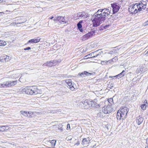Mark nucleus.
Here are the masks:
<instances>
[{"instance_id":"nucleus-1","label":"nucleus","mask_w":148,"mask_h":148,"mask_svg":"<svg viewBox=\"0 0 148 148\" xmlns=\"http://www.w3.org/2000/svg\"><path fill=\"white\" fill-rule=\"evenodd\" d=\"M111 12L108 9H99L92 16L93 26L96 27L102 23L106 20V16L110 15Z\"/></svg>"},{"instance_id":"nucleus-2","label":"nucleus","mask_w":148,"mask_h":148,"mask_svg":"<svg viewBox=\"0 0 148 148\" xmlns=\"http://www.w3.org/2000/svg\"><path fill=\"white\" fill-rule=\"evenodd\" d=\"M128 111L127 107L123 106L117 112L116 118L118 120H124Z\"/></svg>"},{"instance_id":"nucleus-3","label":"nucleus","mask_w":148,"mask_h":148,"mask_svg":"<svg viewBox=\"0 0 148 148\" xmlns=\"http://www.w3.org/2000/svg\"><path fill=\"white\" fill-rule=\"evenodd\" d=\"M54 22H56L59 25L64 24L66 23V21L64 17L62 16H58L55 17L53 19Z\"/></svg>"},{"instance_id":"nucleus-4","label":"nucleus","mask_w":148,"mask_h":148,"mask_svg":"<svg viewBox=\"0 0 148 148\" xmlns=\"http://www.w3.org/2000/svg\"><path fill=\"white\" fill-rule=\"evenodd\" d=\"M113 110V108L111 105L109 104L106 106H104L102 108V111L105 114L110 113Z\"/></svg>"},{"instance_id":"nucleus-5","label":"nucleus","mask_w":148,"mask_h":148,"mask_svg":"<svg viewBox=\"0 0 148 148\" xmlns=\"http://www.w3.org/2000/svg\"><path fill=\"white\" fill-rule=\"evenodd\" d=\"M88 16V14L84 12H79L77 14V15H75V18L78 19L79 18H85Z\"/></svg>"},{"instance_id":"nucleus-6","label":"nucleus","mask_w":148,"mask_h":148,"mask_svg":"<svg viewBox=\"0 0 148 148\" xmlns=\"http://www.w3.org/2000/svg\"><path fill=\"white\" fill-rule=\"evenodd\" d=\"M111 5V7L112 8L113 12L112 14H114L118 12L120 7V6L119 4L117 3L112 4Z\"/></svg>"},{"instance_id":"nucleus-7","label":"nucleus","mask_w":148,"mask_h":148,"mask_svg":"<svg viewBox=\"0 0 148 148\" xmlns=\"http://www.w3.org/2000/svg\"><path fill=\"white\" fill-rule=\"evenodd\" d=\"M58 63V61L56 60H53L49 62H47L46 63L43 64L42 66H56Z\"/></svg>"},{"instance_id":"nucleus-8","label":"nucleus","mask_w":148,"mask_h":148,"mask_svg":"<svg viewBox=\"0 0 148 148\" xmlns=\"http://www.w3.org/2000/svg\"><path fill=\"white\" fill-rule=\"evenodd\" d=\"M66 83L68 84L67 87L69 88L70 90L73 91L74 90L75 88L74 87V84H73L71 82V80L70 79L66 80Z\"/></svg>"},{"instance_id":"nucleus-9","label":"nucleus","mask_w":148,"mask_h":148,"mask_svg":"<svg viewBox=\"0 0 148 148\" xmlns=\"http://www.w3.org/2000/svg\"><path fill=\"white\" fill-rule=\"evenodd\" d=\"M30 88L31 90V92L33 94H37L40 93V90L38 89L36 86H30Z\"/></svg>"},{"instance_id":"nucleus-10","label":"nucleus","mask_w":148,"mask_h":148,"mask_svg":"<svg viewBox=\"0 0 148 148\" xmlns=\"http://www.w3.org/2000/svg\"><path fill=\"white\" fill-rule=\"evenodd\" d=\"M138 6L137 3H136L134 5L133 4L130 6L129 9L130 10V9H135L134 10V13L136 14L138 12Z\"/></svg>"},{"instance_id":"nucleus-11","label":"nucleus","mask_w":148,"mask_h":148,"mask_svg":"<svg viewBox=\"0 0 148 148\" xmlns=\"http://www.w3.org/2000/svg\"><path fill=\"white\" fill-rule=\"evenodd\" d=\"M30 86H27L22 89V91L25 92L26 94L28 95H32V93L31 92L30 88Z\"/></svg>"},{"instance_id":"nucleus-12","label":"nucleus","mask_w":148,"mask_h":148,"mask_svg":"<svg viewBox=\"0 0 148 148\" xmlns=\"http://www.w3.org/2000/svg\"><path fill=\"white\" fill-rule=\"evenodd\" d=\"M90 140H89V138H84L83 139L82 144L83 145H86L90 143Z\"/></svg>"},{"instance_id":"nucleus-13","label":"nucleus","mask_w":148,"mask_h":148,"mask_svg":"<svg viewBox=\"0 0 148 148\" xmlns=\"http://www.w3.org/2000/svg\"><path fill=\"white\" fill-rule=\"evenodd\" d=\"M79 75L82 77H85L87 76L91 75H92V73H90L86 71H84L83 72L79 73Z\"/></svg>"},{"instance_id":"nucleus-14","label":"nucleus","mask_w":148,"mask_h":148,"mask_svg":"<svg viewBox=\"0 0 148 148\" xmlns=\"http://www.w3.org/2000/svg\"><path fill=\"white\" fill-rule=\"evenodd\" d=\"M99 51V50H97V51H95L93 52H92L90 54H89L87 55L89 57L88 58H95L97 57L100 54H96V55H95V54H96V53L98 52V51Z\"/></svg>"},{"instance_id":"nucleus-15","label":"nucleus","mask_w":148,"mask_h":148,"mask_svg":"<svg viewBox=\"0 0 148 148\" xmlns=\"http://www.w3.org/2000/svg\"><path fill=\"white\" fill-rule=\"evenodd\" d=\"M92 36L91 34V33L89 32H88V33L86 34L85 35H84L82 37V40L84 41L89 38L90 37H92Z\"/></svg>"},{"instance_id":"nucleus-16","label":"nucleus","mask_w":148,"mask_h":148,"mask_svg":"<svg viewBox=\"0 0 148 148\" xmlns=\"http://www.w3.org/2000/svg\"><path fill=\"white\" fill-rule=\"evenodd\" d=\"M143 118L140 116L138 117L136 119L137 123L138 125L140 124L143 122Z\"/></svg>"},{"instance_id":"nucleus-17","label":"nucleus","mask_w":148,"mask_h":148,"mask_svg":"<svg viewBox=\"0 0 148 148\" xmlns=\"http://www.w3.org/2000/svg\"><path fill=\"white\" fill-rule=\"evenodd\" d=\"M138 4L139 10L138 11L139 12L141 10V6L144 5V6H146L147 3L146 2L144 1H142L141 3Z\"/></svg>"},{"instance_id":"nucleus-18","label":"nucleus","mask_w":148,"mask_h":148,"mask_svg":"<svg viewBox=\"0 0 148 148\" xmlns=\"http://www.w3.org/2000/svg\"><path fill=\"white\" fill-rule=\"evenodd\" d=\"M126 72L125 71L123 70L121 73L116 76H114L113 77H116L118 79L123 77L125 74Z\"/></svg>"},{"instance_id":"nucleus-19","label":"nucleus","mask_w":148,"mask_h":148,"mask_svg":"<svg viewBox=\"0 0 148 148\" xmlns=\"http://www.w3.org/2000/svg\"><path fill=\"white\" fill-rule=\"evenodd\" d=\"M96 100L95 99L92 102L91 101V104L92 106L93 107H95L97 108H99L100 107L99 104H98L96 102Z\"/></svg>"},{"instance_id":"nucleus-20","label":"nucleus","mask_w":148,"mask_h":148,"mask_svg":"<svg viewBox=\"0 0 148 148\" xmlns=\"http://www.w3.org/2000/svg\"><path fill=\"white\" fill-rule=\"evenodd\" d=\"M1 129L0 131H4L9 129L7 125L1 126Z\"/></svg>"},{"instance_id":"nucleus-21","label":"nucleus","mask_w":148,"mask_h":148,"mask_svg":"<svg viewBox=\"0 0 148 148\" xmlns=\"http://www.w3.org/2000/svg\"><path fill=\"white\" fill-rule=\"evenodd\" d=\"M83 104L84 105V106L85 108H87L89 107V104L88 103V102L87 101H85L84 103H83Z\"/></svg>"},{"instance_id":"nucleus-22","label":"nucleus","mask_w":148,"mask_h":148,"mask_svg":"<svg viewBox=\"0 0 148 148\" xmlns=\"http://www.w3.org/2000/svg\"><path fill=\"white\" fill-rule=\"evenodd\" d=\"M20 113L25 116H28V112L27 111H20Z\"/></svg>"},{"instance_id":"nucleus-23","label":"nucleus","mask_w":148,"mask_h":148,"mask_svg":"<svg viewBox=\"0 0 148 148\" xmlns=\"http://www.w3.org/2000/svg\"><path fill=\"white\" fill-rule=\"evenodd\" d=\"M17 81H11L10 87L13 86L16 84H17Z\"/></svg>"},{"instance_id":"nucleus-24","label":"nucleus","mask_w":148,"mask_h":148,"mask_svg":"<svg viewBox=\"0 0 148 148\" xmlns=\"http://www.w3.org/2000/svg\"><path fill=\"white\" fill-rule=\"evenodd\" d=\"M49 142L50 143L52 146H54L56 143V140H49Z\"/></svg>"},{"instance_id":"nucleus-25","label":"nucleus","mask_w":148,"mask_h":148,"mask_svg":"<svg viewBox=\"0 0 148 148\" xmlns=\"http://www.w3.org/2000/svg\"><path fill=\"white\" fill-rule=\"evenodd\" d=\"M11 59V57L7 56H6L4 58V60L5 62H8Z\"/></svg>"},{"instance_id":"nucleus-26","label":"nucleus","mask_w":148,"mask_h":148,"mask_svg":"<svg viewBox=\"0 0 148 148\" xmlns=\"http://www.w3.org/2000/svg\"><path fill=\"white\" fill-rule=\"evenodd\" d=\"M11 81H8L5 82L6 85V88L8 87H10V84Z\"/></svg>"},{"instance_id":"nucleus-27","label":"nucleus","mask_w":148,"mask_h":148,"mask_svg":"<svg viewBox=\"0 0 148 148\" xmlns=\"http://www.w3.org/2000/svg\"><path fill=\"white\" fill-rule=\"evenodd\" d=\"M146 103L143 104L141 105V108L143 110H145L146 109Z\"/></svg>"},{"instance_id":"nucleus-28","label":"nucleus","mask_w":148,"mask_h":148,"mask_svg":"<svg viewBox=\"0 0 148 148\" xmlns=\"http://www.w3.org/2000/svg\"><path fill=\"white\" fill-rule=\"evenodd\" d=\"M34 39V43H37L40 41V38H38L36 39Z\"/></svg>"},{"instance_id":"nucleus-29","label":"nucleus","mask_w":148,"mask_h":148,"mask_svg":"<svg viewBox=\"0 0 148 148\" xmlns=\"http://www.w3.org/2000/svg\"><path fill=\"white\" fill-rule=\"evenodd\" d=\"M5 82H4L2 84H1V88H6V86Z\"/></svg>"},{"instance_id":"nucleus-30","label":"nucleus","mask_w":148,"mask_h":148,"mask_svg":"<svg viewBox=\"0 0 148 148\" xmlns=\"http://www.w3.org/2000/svg\"><path fill=\"white\" fill-rule=\"evenodd\" d=\"M77 28L78 29L82 28V24L79 23H78L77 24Z\"/></svg>"},{"instance_id":"nucleus-31","label":"nucleus","mask_w":148,"mask_h":148,"mask_svg":"<svg viewBox=\"0 0 148 148\" xmlns=\"http://www.w3.org/2000/svg\"><path fill=\"white\" fill-rule=\"evenodd\" d=\"M106 61H101V64H102V65H105L106 64H107V62H106Z\"/></svg>"},{"instance_id":"nucleus-32","label":"nucleus","mask_w":148,"mask_h":148,"mask_svg":"<svg viewBox=\"0 0 148 148\" xmlns=\"http://www.w3.org/2000/svg\"><path fill=\"white\" fill-rule=\"evenodd\" d=\"M96 31L93 30L90 32L91 33V34L92 36L95 35V33Z\"/></svg>"},{"instance_id":"nucleus-33","label":"nucleus","mask_w":148,"mask_h":148,"mask_svg":"<svg viewBox=\"0 0 148 148\" xmlns=\"http://www.w3.org/2000/svg\"><path fill=\"white\" fill-rule=\"evenodd\" d=\"M143 26H145L148 25V21H146L143 24Z\"/></svg>"},{"instance_id":"nucleus-34","label":"nucleus","mask_w":148,"mask_h":148,"mask_svg":"<svg viewBox=\"0 0 148 148\" xmlns=\"http://www.w3.org/2000/svg\"><path fill=\"white\" fill-rule=\"evenodd\" d=\"M114 59V58H113L112 59V60H110L108 61H107L106 62H107V63L108 62L109 63H112V62H113V60Z\"/></svg>"},{"instance_id":"nucleus-35","label":"nucleus","mask_w":148,"mask_h":148,"mask_svg":"<svg viewBox=\"0 0 148 148\" xmlns=\"http://www.w3.org/2000/svg\"><path fill=\"white\" fill-rule=\"evenodd\" d=\"M114 59V58H113L112 59V60H110L108 61H107L106 62H107V63L108 62L109 63H112V62H113V60Z\"/></svg>"},{"instance_id":"nucleus-36","label":"nucleus","mask_w":148,"mask_h":148,"mask_svg":"<svg viewBox=\"0 0 148 148\" xmlns=\"http://www.w3.org/2000/svg\"><path fill=\"white\" fill-rule=\"evenodd\" d=\"M28 42H30V43L31 42L32 43H34V39H32L30 40H29L28 41Z\"/></svg>"},{"instance_id":"nucleus-37","label":"nucleus","mask_w":148,"mask_h":148,"mask_svg":"<svg viewBox=\"0 0 148 148\" xmlns=\"http://www.w3.org/2000/svg\"><path fill=\"white\" fill-rule=\"evenodd\" d=\"M31 49V48L29 47H27V48H25L24 49V50H29Z\"/></svg>"},{"instance_id":"nucleus-38","label":"nucleus","mask_w":148,"mask_h":148,"mask_svg":"<svg viewBox=\"0 0 148 148\" xmlns=\"http://www.w3.org/2000/svg\"><path fill=\"white\" fill-rule=\"evenodd\" d=\"M146 8V6H144V5H142V6H141V10L142 9H143V10H144Z\"/></svg>"},{"instance_id":"nucleus-39","label":"nucleus","mask_w":148,"mask_h":148,"mask_svg":"<svg viewBox=\"0 0 148 148\" xmlns=\"http://www.w3.org/2000/svg\"><path fill=\"white\" fill-rule=\"evenodd\" d=\"M110 24H108V25H106L105 26H104V28L105 29H107V28H108V27L109 26H110Z\"/></svg>"},{"instance_id":"nucleus-40","label":"nucleus","mask_w":148,"mask_h":148,"mask_svg":"<svg viewBox=\"0 0 148 148\" xmlns=\"http://www.w3.org/2000/svg\"><path fill=\"white\" fill-rule=\"evenodd\" d=\"M2 46H4L6 45V43L4 41H3V42H2Z\"/></svg>"},{"instance_id":"nucleus-41","label":"nucleus","mask_w":148,"mask_h":148,"mask_svg":"<svg viewBox=\"0 0 148 148\" xmlns=\"http://www.w3.org/2000/svg\"><path fill=\"white\" fill-rule=\"evenodd\" d=\"M79 29V30L80 31V32H83L84 31V30L83 29H82V28Z\"/></svg>"},{"instance_id":"nucleus-42","label":"nucleus","mask_w":148,"mask_h":148,"mask_svg":"<svg viewBox=\"0 0 148 148\" xmlns=\"http://www.w3.org/2000/svg\"><path fill=\"white\" fill-rule=\"evenodd\" d=\"M101 112H100L98 114H97V116H101Z\"/></svg>"},{"instance_id":"nucleus-43","label":"nucleus","mask_w":148,"mask_h":148,"mask_svg":"<svg viewBox=\"0 0 148 148\" xmlns=\"http://www.w3.org/2000/svg\"><path fill=\"white\" fill-rule=\"evenodd\" d=\"M3 42V40H0V46H2V42Z\"/></svg>"},{"instance_id":"nucleus-44","label":"nucleus","mask_w":148,"mask_h":148,"mask_svg":"<svg viewBox=\"0 0 148 148\" xmlns=\"http://www.w3.org/2000/svg\"><path fill=\"white\" fill-rule=\"evenodd\" d=\"M83 20H81L78 23L80 24H81L83 23Z\"/></svg>"},{"instance_id":"nucleus-45","label":"nucleus","mask_w":148,"mask_h":148,"mask_svg":"<svg viewBox=\"0 0 148 148\" xmlns=\"http://www.w3.org/2000/svg\"><path fill=\"white\" fill-rule=\"evenodd\" d=\"M67 128H69V129L70 128V124H68L67 125Z\"/></svg>"},{"instance_id":"nucleus-46","label":"nucleus","mask_w":148,"mask_h":148,"mask_svg":"<svg viewBox=\"0 0 148 148\" xmlns=\"http://www.w3.org/2000/svg\"><path fill=\"white\" fill-rule=\"evenodd\" d=\"M110 101H113V99L112 98H110L108 99V101L110 103Z\"/></svg>"},{"instance_id":"nucleus-47","label":"nucleus","mask_w":148,"mask_h":148,"mask_svg":"<svg viewBox=\"0 0 148 148\" xmlns=\"http://www.w3.org/2000/svg\"><path fill=\"white\" fill-rule=\"evenodd\" d=\"M28 112V114H33V113L32 112H31V111H29V112Z\"/></svg>"},{"instance_id":"nucleus-48","label":"nucleus","mask_w":148,"mask_h":148,"mask_svg":"<svg viewBox=\"0 0 148 148\" xmlns=\"http://www.w3.org/2000/svg\"><path fill=\"white\" fill-rule=\"evenodd\" d=\"M79 144V141H77V142L75 144V145H78Z\"/></svg>"},{"instance_id":"nucleus-49","label":"nucleus","mask_w":148,"mask_h":148,"mask_svg":"<svg viewBox=\"0 0 148 148\" xmlns=\"http://www.w3.org/2000/svg\"><path fill=\"white\" fill-rule=\"evenodd\" d=\"M135 9H130L131 10V11L132 12L133 11L134 12V10Z\"/></svg>"},{"instance_id":"nucleus-50","label":"nucleus","mask_w":148,"mask_h":148,"mask_svg":"<svg viewBox=\"0 0 148 148\" xmlns=\"http://www.w3.org/2000/svg\"><path fill=\"white\" fill-rule=\"evenodd\" d=\"M56 112V111H51V112H51L52 113H55Z\"/></svg>"},{"instance_id":"nucleus-51","label":"nucleus","mask_w":148,"mask_h":148,"mask_svg":"<svg viewBox=\"0 0 148 148\" xmlns=\"http://www.w3.org/2000/svg\"><path fill=\"white\" fill-rule=\"evenodd\" d=\"M146 143L148 144V138H147L146 139Z\"/></svg>"},{"instance_id":"nucleus-52","label":"nucleus","mask_w":148,"mask_h":148,"mask_svg":"<svg viewBox=\"0 0 148 148\" xmlns=\"http://www.w3.org/2000/svg\"><path fill=\"white\" fill-rule=\"evenodd\" d=\"M15 24H20L21 23H14Z\"/></svg>"},{"instance_id":"nucleus-53","label":"nucleus","mask_w":148,"mask_h":148,"mask_svg":"<svg viewBox=\"0 0 148 148\" xmlns=\"http://www.w3.org/2000/svg\"><path fill=\"white\" fill-rule=\"evenodd\" d=\"M54 18V17L53 16H52L50 18H49L51 19H52Z\"/></svg>"},{"instance_id":"nucleus-54","label":"nucleus","mask_w":148,"mask_h":148,"mask_svg":"<svg viewBox=\"0 0 148 148\" xmlns=\"http://www.w3.org/2000/svg\"><path fill=\"white\" fill-rule=\"evenodd\" d=\"M99 53H100V52H99V53H97H97H96V54H94V55H96V54H100L99 55H100V54H99Z\"/></svg>"},{"instance_id":"nucleus-55","label":"nucleus","mask_w":148,"mask_h":148,"mask_svg":"<svg viewBox=\"0 0 148 148\" xmlns=\"http://www.w3.org/2000/svg\"><path fill=\"white\" fill-rule=\"evenodd\" d=\"M113 84H111L110 85V86H111V87H112L113 86Z\"/></svg>"},{"instance_id":"nucleus-56","label":"nucleus","mask_w":148,"mask_h":148,"mask_svg":"<svg viewBox=\"0 0 148 148\" xmlns=\"http://www.w3.org/2000/svg\"><path fill=\"white\" fill-rule=\"evenodd\" d=\"M145 101V103H147V101L146 100Z\"/></svg>"},{"instance_id":"nucleus-57","label":"nucleus","mask_w":148,"mask_h":148,"mask_svg":"<svg viewBox=\"0 0 148 148\" xmlns=\"http://www.w3.org/2000/svg\"><path fill=\"white\" fill-rule=\"evenodd\" d=\"M145 148H148V146H147L145 147Z\"/></svg>"},{"instance_id":"nucleus-58","label":"nucleus","mask_w":148,"mask_h":148,"mask_svg":"<svg viewBox=\"0 0 148 148\" xmlns=\"http://www.w3.org/2000/svg\"><path fill=\"white\" fill-rule=\"evenodd\" d=\"M2 12H0V16L1 15Z\"/></svg>"},{"instance_id":"nucleus-59","label":"nucleus","mask_w":148,"mask_h":148,"mask_svg":"<svg viewBox=\"0 0 148 148\" xmlns=\"http://www.w3.org/2000/svg\"><path fill=\"white\" fill-rule=\"evenodd\" d=\"M112 76H110L109 77L110 78H112Z\"/></svg>"},{"instance_id":"nucleus-60","label":"nucleus","mask_w":148,"mask_h":148,"mask_svg":"<svg viewBox=\"0 0 148 148\" xmlns=\"http://www.w3.org/2000/svg\"><path fill=\"white\" fill-rule=\"evenodd\" d=\"M0 88H1V84H0Z\"/></svg>"},{"instance_id":"nucleus-61","label":"nucleus","mask_w":148,"mask_h":148,"mask_svg":"<svg viewBox=\"0 0 148 148\" xmlns=\"http://www.w3.org/2000/svg\"><path fill=\"white\" fill-rule=\"evenodd\" d=\"M60 130H62V127L60 128Z\"/></svg>"},{"instance_id":"nucleus-62","label":"nucleus","mask_w":148,"mask_h":148,"mask_svg":"<svg viewBox=\"0 0 148 148\" xmlns=\"http://www.w3.org/2000/svg\"><path fill=\"white\" fill-rule=\"evenodd\" d=\"M147 53H148V51H147Z\"/></svg>"},{"instance_id":"nucleus-63","label":"nucleus","mask_w":148,"mask_h":148,"mask_svg":"<svg viewBox=\"0 0 148 148\" xmlns=\"http://www.w3.org/2000/svg\"><path fill=\"white\" fill-rule=\"evenodd\" d=\"M108 21H109V19H108Z\"/></svg>"},{"instance_id":"nucleus-64","label":"nucleus","mask_w":148,"mask_h":148,"mask_svg":"<svg viewBox=\"0 0 148 148\" xmlns=\"http://www.w3.org/2000/svg\"><path fill=\"white\" fill-rule=\"evenodd\" d=\"M0 128H1V126H0Z\"/></svg>"}]
</instances>
